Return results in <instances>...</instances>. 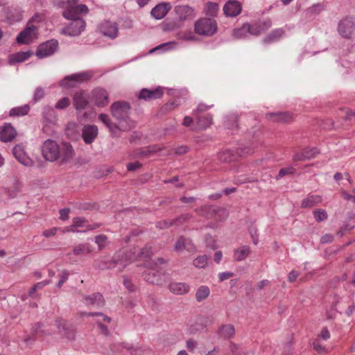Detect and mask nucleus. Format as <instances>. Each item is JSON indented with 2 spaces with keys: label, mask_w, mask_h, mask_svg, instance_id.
<instances>
[{
  "label": "nucleus",
  "mask_w": 355,
  "mask_h": 355,
  "mask_svg": "<svg viewBox=\"0 0 355 355\" xmlns=\"http://www.w3.org/2000/svg\"><path fill=\"white\" fill-rule=\"evenodd\" d=\"M42 154L47 161L65 164L73 158L75 152L70 143L64 142L59 146L55 141L47 139L42 146Z\"/></svg>",
  "instance_id": "nucleus-1"
},
{
  "label": "nucleus",
  "mask_w": 355,
  "mask_h": 355,
  "mask_svg": "<svg viewBox=\"0 0 355 355\" xmlns=\"http://www.w3.org/2000/svg\"><path fill=\"white\" fill-rule=\"evenodd\" d=\"M130 105L126 102H115L112 103V116L116 121H112V136L118 135L119 131H127L134 127V123L128 118Z\"/></svg>",
  "instance_id": "nucleus-2"
},
{
  "label": "nucleus",
  "mask_w": 355,
  "mask_h": 355,
  "mask_svg": "<svg viewBox=\"0 0 355 355\" xmlns=\"http://www.w3.org/2000/svg\"><path fill=\"white\" fill-rule=\"evenodd\" d=\"M61 7L64 8L62 15L65 19L81 18L80 15H85L89 12L87 6L78 3L77 0H69L63 1Z\"/></svg>",
  "instance_id": "nucleus-3"
},
{
  "label": "nucleus",
  "mask_w": 355,
  "mask_h": 355,
  "mask_svg": "<svg viewBox=\"0 0 355 355\" xmlns=\"http://www.w3.org/2000/svg\"><path fill=\"white\" fill-rule=\"evenodd\" d=\"M194 31L199 35L211 37L216 33L218 25L215 19L203 17L196 21Z\"/></svg>",
  "instance_id": "nucleus-4"
},
{
  "label": "nucleus",
  "mask_w": 355,
  "mask_h": 355,
  "mask_svg": "<svg viewBox=\"0 0 355 355\" xmlns=\"http://www.w3.org/2000/svg\"><path fill=\"white\" fill-rule=\"evenodd\" d=\"M69 24L61 30V33L68 36L80 35L86 27V22L83 18L68 19Z\"/></svg>",
  "instance_id": "nucleus-5"
},
{
  "label": "nucleus",
  "mask_w": 355,
  "mask_h": 355,
  "mask_svg": "<svg viewBox=\"0 0 355 355\" xmlns=\"http://www.w3.org/2000/svg\"><path fill=\"white\" fill-rule=\"evenodd\" d=\"M92 77L90 72H81L66 76L61 81V85L67 88L76 87L77 83H82L89 80Z\"/></svg>",
  "instance_id": "nucleus-6"
},
{
  "label": "nucleus",
  "mask_w": 355,
  "mask_h": 355,
  "mask_svg": "<svg viewBox=\"0 0 355 355\" xmlns=\"http://www.w3.org/2000/svg\"><path fill=\"white\" fill-rule=\"evenodd\" d=\"M58 42L57 40H51L41 44L36 51V55L40 58H44L53 55L58 49Z\"/></svg>",
  "instance_id": "nucleus-7"
},
{
  "label": "nucleus",
  "mask_w": 355,
  "mask_h": 355,
  "mask_svg": "<svg viewBox=\"0 0 355 355\" xmlns=\"http://www.w3.org/2000/svg\"><path fill=\"white\" fill-rule=\"evenodd\" d=\"M37 28L34 25L29 26L21 31L17 38L16 42L20 44H29L37 37Z\"/></svg>",
  "instance_id": "nucleus-8"
},
{
  "label": "nucleus",
  "mask_w": 355,
  "mask_h": 355,
  "mask_svg": "<svg viewBox=\"0 0 355 355\" xmlns=\"http://www.w3.org/2000/svg\"><path fill=\"white\" fill-rule=\"evenodd\" d=\"M55 325L57 326L60 334L64 335L69 340H75L76 331L72 325L69 324L62 318H59L55 320Z\"/></svg>",
  "instance_id": "nucleus-9"
},
{
  "label": "nucleus",
  "mask_w": 355,
  "mask_h": 355,
  "mask_svg": "<svg viewBox=\"0 0 355 355\" xmlns=\"http://www.w3.org/2000/svg\"><path fill=\"white\" fill-rule=\"evenodd\" d=\"M355 30V23L352 19H344L338 24L339 34L345 38H350Z\"/></svg>",
  "instance_id": "nucleus-10"
},
{
  "label": "nucleus",
  "mask_w": 355,
  "mask_h": 355,
  "mask_svg": "<svg viewBox=\"0 0 355 355\" xmlns=\"http://www.w3.org/2000/svg\"><path fill=\"white\" fill-rule=\"evenodd\" d=\"M98 133V130L95 125H85L82 129V138L87 144L94 142Z\"/></svg>",
  "instance_id": "nucleus-11"
},
{
  "label": "nucleus",
  "mask_w": 355,
  "mask_h": 355,
  "mask_svg": "<svg viewBox=\"0 0 355 355\" xmlns=\"http://www.w3.org/2000/svg\"><path fill=\"white\" fill-rule=\"evenodd\" d=\"M85 315L87 316H97L98 318L95 321L96 324L98 326L101 333L105 336H108L109 334V330L108 328L103 324V322L110 323V318L103 314L100 312H89L85 313Z\"/></svg>",
  "instance_id": "nucleus-12"
},
{
  "label": "nucleus",
  "mask_w": 355,
  "mask_h": 355,
  "mask_svg": "<svg viewBox=\"0 0 355 355\" xmlns=\"http://www.w3.org/2000/svg\"><path fill=\"white\" fill-rule=\"evenodd\" d=\"M83 302L90 308H101L105 304L103 296L100 293L85 296Z\"/></svg>",
  "instance_id": "nucleus-13"
},
{
  "label": "nucleus",
  "mask_w": 355,
  "mask_h": 355,
  "mask_svg": "<svg viewBox=\"0 0 355 355\" xmlns=\"http://www.w3.org/2000/svg\"><path fill=\"white\" fill-rule=\"evenodd\" d=\"M174 10L177 19L180 21L191 19L195 15L193 9L188 6H177L175 7Z\"/></svg>",
  "instance_id": "nucleus-14"
},
{
  "label": "nucleus",
  "mask_w": 355,
  "mask_h": 355,
  "mask_svg": "<svg viewBox=\"0 0 355 355\" xmlns=\"http://www.w3.org/2000/svg\"><path fill=\"white\" fill-rule=\"evenodd\" d=\"M163 90L159 87L155 89H142L139 95V99H144L145 101H152L157 98H160L163 96Z\"/></svg>",
  "instance_id": "nucleus-15"
},
{
  "label": "nucleus",
  "mask_w": 355,
  "mask_h": 355,
  "mask_svg": "<svg viewBox=\"0 0 355 355\" xmlns=\"http://www.w3.org/2000/svg\"><path fill=\"white\" fill-rule=\"evenodd\" d=\"M241 9V3L238 1H228L223 6L224 14L230 17L239 15Z\"/></svg>",
  "instance_id": "nucleus-16"
},
{
  "label": "nucleus",
  "mask_w": 355,
  "mask_h": 355,
  "mask_svg": "<svg viewBox=\"0 0 355 355\" xmlns=\"http://www.w3.org/2000/svg\"><path fill=\"white\" fill-rule=\"evenodd\" d=\"M12 153L15 157L23 165L30 166L33 164L32 159L25 153L23 146L16 145L13 148Z\"/></svg>",
  "instance_id": "nucleus-17"
},
{
  "label": "nucleus",
  "mask_w": 355,
  "mask_h": 355,
  "mask_svg": "<svg viewBox=\"0 0 355 355\" xmlns=\"http://www.w3.org/2000/svg\"><path fill=\"white\" fill-rule=\"evenodd\" d=\"M318 153V150L316 148L307 147L304 148L301 152L295 153L293 156V159L295 162L306 161L313 158Z\"/></svg>",
  "instance_id": "nucleus-18"
},
{
  "label": "nucleus",
  "mask_w": 355,
  "mask_h": 355,
  "mask_svg": "<svg viewBox=\"0 0 355 355\" xmlns=\"http://www.w3.org/2000/svg\"><path fill=\"white\" fill-rule=\"evenodd\" d=\"M266 117L273 123H288L293 120V115L288 112H270L266 114Z\"/></svg>",
  "instance_id": "nucleus-19"
},
{
  "label": "nucleus",
  "mask_w": 355,
  "mask_h": 355,
  "mask_svg": "<svg viewBox=\"0 0 355 355\" xmlns=\"http://www.w3.org/2000/svg\"><path fill=\"white\" fill-rule=\"evenodd\" d=\"M171 8L169 3H161L155 6L150 12L151 16L156 19H163Z\"/></svg>",
  "instance_id": "nucleus-20"
},
{
  "label": "nucleus",
  "mask_w": 355,
  "mask_h": 355,
  "mask_svg": "<svg viewBox=\"0 0 355 355\" xmlns=\"http://www.w3.org/2000/svg\"><path fill=\"white\" fill-rule=\"evenodd\" d=\"M17 135L15 129L10 124L0 127V140L3 142L12 141Z\"/></svg>",
  "instance_id": "nucleus-21"
},
{
  "label": "nucleus",
  "mask_w": 355,
  "mask_h": 355,
  "mask_svg": "<svg viewBox=\"0 0 355 355\" xmlns=\"http://www.w3.org/2000/svg\"><path fill=\"white\" fill-rule=\"evenodd\" d=\"M136 249H138V247H134L130 248L129 250H123L120 252V254L124 255V257H122L120 259H117L116 263H119L121 265L125 266V263L128 261H134L137 259L140 258L139 254H137Z\"/></svg>",
  "instance_id": "nucleus-22"
},
{
  "label": "nucleus",
  "mask_w": 355,
  "mask_h": 355,
  "mask_svg": "<svg viewBox=\"0 0 355 355\" xmlns=\"http://www.w3.org/2000/svg\"><path fill=\"white\" fill-rule=\"evenodd\" d=\"M73 105L77 110H82L86 108L89 104L88 98L83 92H77L73 95Z\"/></svg>",
  "instance_id": "nucleus-23"
},
{
  "label": "nucleus",
  "mask_w": 355,
  "mask_h": 355,
  "mask_svg": "<svg viewBox=\"0 0 355 355\" xmlns=\"http://www.w3.org/2000/svg\"><path fill=\"white\" fill-rule=\"evenodd\" d=\"M218 159L224 163H230L232 162L238 161V155L235 152V150L226 149L223 150L217 154Z\"/></svg>",
  "instance_id": "nucleus-24"
},
{
  "label": "nucleus",
  "mask_w": 355,
  "mask_h": 355,
  "mask_svg": "<svg viewBox=\"0 0 355 355\" xmlns=\"http://www.w3.org/2000/svg\"><path fill=\"white\" fill-rule=\"evenodd\" d=\"M42 119L47 124H55L58 121L55 111L49 105L44 107L42 111Z\"/></svg>",
  "instance_id": "nucleus-25"
},
{
  "label": "nucleus",
  "mask_w": 355,
  "mask_h": 355,
  "mask_svg": "<svg viewBox=\"0 0 355 355\" xmlns=\"http://www.w3.org/2000/svg\"><path fill=\"white\" fill-rule=\"evenodd\" d=\"M168 288L175 295H184L189 291V286L184 282H171Z\"/></svg>",
  "instance_id": "nucleus-26"
},
{
  "label": "nucleus",
  "mask_w": 355,
  "mask_h": 355,
  "mask_svg": "<svg viewBox=\"0 0 355 355\" xmlns=\"http://www.w3.org/2000/svg\"><path fill=\"white\" fill-rule=\"evenodd\" d=\"M285 31L283 28L274 29L270 34L263 39L264 44H270L278 41L283 37Z\"/></svg>",
  "instance_id": "nucleus-27"
},
{
  "label": "nucleus",
  "mask_w": 355,
  "mask_h": 355,
  "mask_svg": "<svg viewBox=\"0 0 355 355\" xmlns=\"http://www.w3.org/2000/svg\"><path fill=\"white\" fill-rule=\"evenodd\" d=\"M322 200V196L320 195H311L305 198L301 203L302 208H311L318 204Z\"/></svg>",
  "instance_id": "nucleus-28"
},
{
  "label": "nucleus",
  "mask_w": 355,
  "mask_h": 355,
  "mask_svg": "<svg viewBox=\"0 0 355 355\" xmlns=\"http://www.w3.org/2000/svg\"><path fill=\"white\" fill-rule=\"evenodd\" d=\"M31 53L29 51H21L12 53L8 57V62L10 64H15L18 62H22L26 60L31 56Z\"/></svg>",
  "instance_id": "nucleus-29"
},
{
  "label": "nucleus",
  "mask_w": 355,
  "mask_h": 355,
  "mask_svg": "<svg viewBox=\"0 0 355 355\" xmlns=\"http://www.w3.org/2000/svg\"><path fill=\"white\" fill-rule=\"evenodd\" d=\"M250 254V247L248 245H243L234 250L233 257L236 261H241L245 259Z\"/></svg>",
  "instance_id": "nucleus-30"
},
{
  "label": "nucleus",
  "mask_w": 355,
  "mask_h": 355,
  "mask_svg": "<svg viewBox=\"0 0 355 355\" xmlns=\"http://www.w3.org/2000/svg\"><path fill=\"white\" fill-rule=\"evenodd\" d=\"M93 98L96 105L98 107L104 106L107 103L108 96L104 90L96 89L93 92Z\"/></svg>",
  "instance_id": "nucleus-31"
},
{
  "label": "nucleus",
  "mask_w": 355,
  "mask_h": 355,
  "mask_svg": "<svg viewBox=\"0 0 355 355\" xmlns=\"http://www.w3.org/2000/svg\"><path fill=\"white\" fill-rule=\"evenodd\" d=\"M92 250V246L88 243H83L76 245L73 249V253L76 256H81L90 254Z\"/></svg>",
  "instance_id": "nucleus-32"
},
{
  "label": "nucleus",
  "mask_w": 355,
  "mask_h": 355,
  "mask_svg": "<svg viewBox=\"0 0 355 355\" xmlns=\"http://www.w3.org/2000/svg\"><path fill=\"white\" fill-rule=\"evenodd\" d=\"M218 333L224 338H230L235 334L234 327L230 324L221 325L218 329Z\"/></svg>",
  "instance_id": "nucleus-33"
},
{
  "label": "nucleus",
  "mask_w": 355,
  "mask_h": 355,
  "mask_svg": "<svg viewBox=\"0 0 355 355\" xmlns=\"http://www.w3.org/2000/svg\"><path fill=\"white\" fill-rule=\"evenodd\" d=\"M230 351L233 355H254L252 351H245L234 343L230 342Z\"/></svg>",
  "instance_id": "nucleus-34"
},
{
  "label": "nucleus",
  "mask_w": 355,
  "mask_h": 355,
  "mask_svg": "<svg viewBox=\"0 0 355 355\" xmlns=\"http://www.w3.org/2000/svg\"><path fill=\"white\" fill-rule=\"evenodd\" d=\"M144 279L152 284H159L160 282V275L153 270H148L144 274Z\"/></svg>",
  "instance_id": "nucleus-35"
},
{
  "label": "nucleus",
  "mask_w": 355,
  "mask_h": 355,
  "mask_svg": "<svg viewBox=\"0 0 355 355\" xmlns=\"http://www.w3.org/2000/svg\"><path fill=\"white\" fill-rule=\"evenodd\" d=\"M225 125L230 130H236L239 128L238 116L235 114H230L226 116Z\"/></svg>",
  "instance_id": "nucleus-36"
},
{
  "label": "nucleus",
  "mask_w": 355,
  "mask_h": 355,
  "mask_svg": "<svg viewBox=\"0 0 355 355\" xmlns=\"http://www.w3.org/2000/svg\"><path fill=\"white\" fill-rule=\"evenodd\" d=\"M30 110V107L28 105H24L20 107H16L12 108L10 110V116H21L26 115Z\"/></svg>",
  "instance_id": "nucleus-37"
},
{
  "label": "nucleus",
  "mask_w": 355,
  "mask_h": 355,
  "mask_svg": "<svg viewBox=\"0 0 355 355\" xmlns=\"http://www.w3.org/2000/svg\"><path fill=\"white\" fill-rule=\"evenodd\" d=\"M248 28L245 23L241 27L234 28L232 31V37L236 40L245 38L248 34Z\"/></svg>",
  "instance_id": "nucleus-38"
},
{
  "label": "nucleus",
  "mask_w": 355,
  "mask_h": 355,
  "mask_svg": "<svg viewBox=\"0 0 355 355\" xmlns=\"http://www.w3.org/2000/svg\"><path fill=\"white\" fill-rule=\"evenodd\" d=\"M98 31L104 36L111 37V22L109 20L102 21L98 26Z\"/></svg>",
  "instance_id": "nucleus-39"
},
{
  "label": "nucleus",
  "mask_w": 355,
  "mask_h": 355,
  "mask_svg": "<svg viewBox=\"0 0 355 355\" xmlns=\"http://www.w3.org/2000/svg\"><path fill=\"white\" fill-rule=\"evenodd\" d=\"M210 291L208 286H200L196 293V298L198 302H201L209 297Z\"/></svg>",
  "instance_id": "nucleus-40"
},
{
  "label": "nucleus",
  "mask_w": 355,
  "mask_h": 355,
  "mask_svg": "<svg viewBox=\"0 0 355 355\" xmlns=\"http://www.w3.org/2000/svg\"><path fill=\"white\" fill-rule=\"evenodd\" d=\"M198 126L200 129L205 130L212 124V117L211 115H206L197 118Z\"/></svg>",
  "instance_id": "nucleus-41"
},
{
  "label": "nucleus",
  "mask_w": 355,
  "mask_h": 355,
  "mask_svg": "<svg viewBox=\"0 0 355 355\" xmlns=\"http://www.w3.org/2000/svg\"><path fill=\"white\" fill-rule=\"evenodd\" d=\"M199 215L206 218H211L214 214L215 210L211 206H202L195 210Z\"/></svg>",
  "instance_id": "nucleus-42"
},
{
  "label": "nucleus",
  "mask_w": 355,
  "mask_h": 355,
  "mask_svg": "<svg viewBox=\"0 0 355 355\" xmlns=\"http://www.w3.org/2000/svg\"><path fill=\"white\" fill-rule=\"evenodd\" d=\"M235 152L238 155V159L241 157H245L253 153L254 150L250 146H245L235 149Z\"/></svg>",
  "instance_id": "nucleus-43"
},
{
  "label": "nucleus",
  "mask_w": 355,
  "mask_h": 355,
  "mask_svg": "<svg viewBox=\"0 0 355 355\" xmlns=\"http://www.w3.org/2000/svg\"><path fill=\"white\" fill-rule=\"evenodd\" d=\"M137 254H139L140 258L148 259L150 258L153 254L151 246L146 245L143 248L138 247L136 249Z\"/></svg>",
  "instance_id": "nucleus-44"
},
{
  "label": "nucleus",
  "mask_w": 355,
  "mask_h": 355,
  "mask_svg": "<svg viewBox=\"0 0 355 355\" xmlns=\"http://www.w3.org/2000/svg\"><path fill=\"white\" fill-rule=\"evenodd\" d=\"M207 260L206 255H200L193 260V264L197 268H205L207 265Z\"/></svg>",
  "instance_id": "nucleus-45"
},
{
  "label": "nucleus",
  "mask_w": 355,
  "mask_h": 355,
  "mask_svg": "<svg viewBox=\"0 0 355 355\" xmlns=\"http://www.w3.org/2000/svg\"><path fill=\"white\" fill-rule=\"evenodd\" d=\"M175 250L181 252L184 250H190L191 248L187 246L186 240L183 236H180L175 244Z\"/></svg>",
  "instance_id": "nucleus-46"
},
{
  "label": "nucleus",
  "mask_w": 355,
  "mask_h": 355,
  "mask_svg": "<svg viewBox=\"0 0 355 355\" xmlns=\"http://www.w3.org/2000/svg\"><path fill=\"white\" fill-rule=\"evenodd\" d=\"M218 11V4L216 3L209 2L206 5V14L214 17Z\"/></svg>",
  "instance_id": "nucleus-47"
},
{
  "label": "nucleus",
  "mask_w": 355,
  "mask_h": 355,
  "mask_svg": "<svg viewBox=\"0 0 355 355\" xmlns=\"http://www.w3.org/2000/svg\"><path fill=\"white\" fill-rule=\"evenodd\" d=\"M313 216L318 222H322L327 218V213L324 209H318L313 211Z\"/></svg>",
  "instance_id": "nucleus-48"
},
{
  "label": "nucleus",
  "mask_w": 355,
  "mask_h": 355,
  "mask_svg": "<svg viewBox=\"0 0 355 355\" xmlns=\"http://www.w3.org/2000/svg\"><path fill=\"white\" fill-rule=\"evenodd\" d=\"M261 34L272 26V21L269 19L256 22Z\"/></svg>",
  "instance_id": "nucleus-49"
},
{
  "label": "nucleus",
  "mask_w": 355,
  "mask_h": 355,
  "mask_svg": "<svg viewBox=\"0 0 355 355\" xmlns=\"http://www.w3.org/2000/svg\"><path fill=\"white\" fill-rule=\"evenodd\" d=\"M191 217H192V216L189 214L181 215L177 218L171 220L173 225H182V224L186 223L187 221H188L189 220H190L191 218Z\"/></svg>",
  "instance_id": "nucleus-50"
},
{
  "label": "nucleus",
  "mask_w": 355,
  "mask_h": 355,
  "mask_svg": "<svg viewBox=\"0 0 355 355\" xmlns=\"http://www.w3.org/2000/svg\"><path fill=\"white\" fill-rule=\"evenodd\" d=\"M71 104V101L68 97H63L60 99L55 105V108L58 110H64Z\"/></svg>",
  "instance_id": "nucleus-51"
},
{
  "label": "nucleus",
  "mask_w": 355,
  "mask_h": 355,
  "mask_svg": "<svg viewBox=\"0 0 355 355\" xmlns=\"http://www.w3.org/2000/svg\"><path fill=\"white\" fill-rule=\"evenodd\" d=\"M295 173V169L293 166L281 168L279 171L277 179L281 178L287 175H292Z\"/></svg>",
  "instance_id": "nucleus-52"
},
{
  "label": "nucleus",
  "mask_w": 355,
  "mask_h": 355,
  "mask_svg": "<svg viewBox=\"0 0 355 355\" xmlns=\"http://www.w3.org/2000/svg\"><path fill=\"white\" fill-rule=\"evenodd\" d=\"M313 347L315 351L318 353H326L327 352V349L324 346L321 344L320 340L319 338H315L313 342Z\"/></svg>",
  "instance_id": "nucleus-53"
},
{
  "label": "nucleus",
  "mask_w": 355,
  "mask_h": 355,
  "mask_svg": "<svg viewBox=\"0 0 355 355\" xmlns=\"http://www.w3.org/2000/svg\"><path fill=\"white\" fill-rule=\"evenodd\" d=\"M44 89L40 87H37V89H35L33 98L32 99V102L33 103H35L37 101H39L41 99H42L44 98Z\"/></svg>",
  "instance_id": "nucleus-54"
},
{
  "label": "nucleus",
  "mask_w": 355,
  "mask_h": 355,
  "mask_svg": "<svg viewBox=\"0 0 355 355\" xmlns=\"http://www.w3.org/2000/svg\"><path fill=\"white\" fill-rule=\"evenodd\" d=\"M245 24H247V27L248 28V34L255 36L261 34L257 23H254L252 24H250L249 23Z\"/></svg>",
  "instance_id": "nucleus-55"
},
{
  "label": "nucleus",
  "mask_w": 355,
  "mask_h": 355,
  "mask_svg": "<svg viewBox=\"0 0 355 355\" xmlns=\"http://www.w3.org/2000/svg\"><path fill=\"white\" fill-rule=\"evenodd\" d=\"M69 276V272L67 270H63L59 275V282L57 284V286L60 288L62 284L68 279Z\"/></svg>",
  "instance_id": "nucleus-56"
},
{
  "label": "nucleus",
  "mask_w": 355,
  "mask_h": 355,
  "mask_svg": "<svg viewBox=\"0 0 355 355\" xmlns=\"http://www.w3.org/2000/svg\"><path fill=\"white\" fill-rule=\"evenodd\" d=\"M171 226H173L171 220H164L156 223V227L161 230L167 229Z\"/></svg>",
  "instance_id": "nucleus-57"
},
{
  "label": "nucleus",
  "mask_w": 355,
  "mask_h": 355,
  "mask_svg": "<svg viewBox=\"0 0 355 355\" xmlns=\"http://www.w3.org/2000/svg\"><path fill=\"white\" fill-rule=\"evenodd\" d=\"M107 237L104 235H98L95 237V243L98 245L99 250H102L105 246Z\"/></svg>",
  "instance_id": "nucleus-58"
},
{
  "label": "nucleus",
  "mask_w": 355,
  "mask_h": 355,
  "mask_svg": "<svg viewBox=\"0 0 355 355\" xmlns=\"http://www.w3.org/2000/svg\"><path fill=\"white\" fill-rule=\"evenodd\" d=\"M98 119L111 130V122L108 115L101 114L98 116Z\"/></svg>",
  "instance_id": "nucleus-59"
},
{
  "label": "nucleus",
  "mask_w": 355,
  "mask_h": 355,
  "mask_svg": "<svg viewBox=\"0 0 355 355\" xmlns=\"http://www.w3.org/2000/svg\"><path fill=\"white\" fill-rule=\"evenodd\" d=\"M330 338V333L327 327H324L321 332L318 334V338L320 340L322 339L324 340H328Z\"/></svg>",
  "instance_id": "nucleus-60"
},
{
  "label": "nucleus",
  "mask_w": 355,
  "mask_h": 355,
  "mask_svg": "<svg viewBox=\"0 0 355 355\" xmlns=\"http://www.w3.org/2000/svg\"><path fill=\"white\" fill-rule=\"evenodd\" d=\"M86 220L83 217H76L73 219V225L72 227H83Z\"/></svg>",
  "instance_id": "nucleus-61"
},
{
  "label": "nucleus",
  "mask_w": 355,
  "mask_h": 355,
  "mask_svg": "<svg viewBox=\"0 0 355 355\" xmlns=\"http://www.w3.org/2000/svg\"><path fill=\"white\" fill-rule=\"evenodd\" d=\"M58 231V228L53 227L49 230H46L42 232V235L46 238H49L55 235Z\"/></svg>",
  "instance_id": "nucleus-62"
},
{
  "label": "nucleus",
  "mask_w": 355,
  "mask_h": 355,
  "mask_svg": "<svg viewBox=\"0 0 355 355\" xmlns=\"http://www.w3.org/2000/svg\"><path fill=\"white\" fill-rule=\"evenodd\" d=\"M234 276V273L232 272H223L218 274V278L220 282H223L226 279Z\"/></svg>",
  "instance_id": "nucleus-63"
},
{
  "label": "nucleus",
  "mask_w": 355,
  "mask_h": 355,
  "mask_svg": "<svg viewBox=\"0 0 355 355\" xmlns=\"http://www.w3.org/2000/svg\"><path fill=\"white\" fill-rule=\"evenodd\" d=\"M341 196L346 200H352L355 204V196L348 193L346 191H341Z\"/></svg>",
  "instance_id": "nucleus-64"
}]
</instances>
